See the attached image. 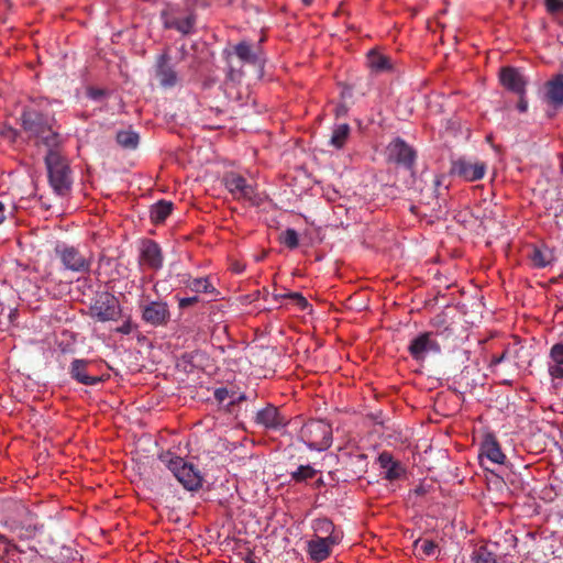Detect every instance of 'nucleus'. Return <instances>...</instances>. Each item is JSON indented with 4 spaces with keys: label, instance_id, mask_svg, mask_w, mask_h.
I'll return each mask as SVG.
<instances>
[{
    "label": "nucleus",
    "instance_id": "nucleus-1",
    "mask_svg": "<svg viewBox=\"0 0 563 563\" xmlns=\"http://www.w3.org/2000/svg\"><path fill=\"white\" fill-rule=\"evenodd\" d=\"M21 126L29 141L47 150L59 148L62 136L55 128V119L35 109H25L21 114Z\"/></svg>",
    "mask_w": 563,
    "mask_h": 563
},
{
    "label": "nucleus",
    "instance_id": "nucleus-2",
    "mask_svg": "<svg viewBox=\"0 0 563 563\" xmlns=\"http://www.w3.org/2000/svg\"><path fill=\"white\" fill-rule=\"evenodd\" d=\"M161 20L164 29L175 30L184 36L196 32L197 12L194 3L185 5L167 3L161 11Z\"/></svg>",
    "mask_w": 563,
    "mask_h": 563
},
{
    "label": "nucleus",
    "instance_id": "nucleus-3",
    "mask_svg": "<svg viewBox=\"0 0 563 563\" xmlns=\"http://www.w3.org/2000/svg\"><path fill=\"white\" fill-rule=\"evenodd\" d=\"M45 165L54 191L59 196H66L73 184V173L68 159L60 154L59 148H51L45 155Z\"/></svg>",
    "mask_w": 563,
    "mask_h": 563
},
{
    "label": "nucleus",
    "instance_id": "nucleus-4",
    "mask_svg": "<svg viewBox=\"0 0 563 563\" xmlns=\"http://www.w3.org/2000/svg\"><path fill=\"white\" fill-rule=\"evenodd\" d=\"M159 460L174 474L185 489L196 492L202 487L203 478L200 471L196 468L194 464L169 451L162 453Z\"/></svg>",
    "mask_w": 563,
    "mask_h": 563
},
{
    "label": "nucleus",
    "instance_id": "nucleus-5",
    "mask_svg": "<svg viewBox=\"0 0 563 563\" xmlns=\"http://www.w3.org/2000/svg\"><path fill=\"white\" fill-rule=\"evenodd\" d=\"M299 438L310 450L324 451L333 441L332 426L322 419H310L301 427Z\"/></svg>",
    "mask_w": 563,
    "mask_h": 563
},
{
    "label": "nucleus",
    "instance_id": "nucleus-6",
    "mask_svg": "<svg viewBox=\"0 0 563 563\" xmlns=\"http://www.w3.org/2000/svg\"><path fill=\"white\" fill-rule=\"evenodd\" d=\"M222 183L235 200L249 201L253 206H258L261 199L256 194L255 187L235 172H228L223 175Z\"/></svg>",
    "mask_w": 563,
    "mask_h": 563
},
{
    "label": "nucleus",
    "instance_id": "nucleus-7",
    "mask_svg": "<svg viewBox=\"0 0 563 563\" xmlns=\"http://www.w3.org/2000/svg\"><path fill=\"white\" fill-rule=\"evenodd\" d=\"M54 251L65 269L76 273H88L90 271L91 257H87L78 247L59 243Z\"/></svg>",
    "mask_w": 563,
    "mask_h": 563
},
{
    "label": "nucleus",
    "instance_id": "nucleus-8",
    "mask_svg": "<svg viewBox=\"0 0 563 563\" xmlns=\"http://www.w3.org/2000/svg\"><path fill=\"white\" fill-rule=\"evenodd\" d=\"M90 313L101 322L117 321L121 317L122 309L114 295L103 291L98 295L93 303L90 306Z\"/></svg>",
    "mask_w": 563,
    "mask_h": 563
},
{
    "label": "nucleus",
    "instance_id": "nucleus-9",
    "mask_svg": "<svg viewBox=\"0 0 563 563\" xmlns=\"http://www.w3.org/2000/svg\"><path fill=\"white\" fill-rule=\"evenodd\" d=\"M386 155L389 163L401 166L407 170H412L415 167L417 152L400 137H396L388 144Z\"/></svg>",
    "mask_w": 563,
    "mask_h": 563
},
{
    "label": "nucleus",
    "instance_id": "nucleus-10",
    "mask_svg": "<svg viewBox=\"0 0 563 563\" xmlns=\"http://www.w3.org/2000/svg\"><path fill=\"white\" fill-rule=\"evenodd\" d=\"M487 166L484 162L472 163L464 157L452 161L450 174L465 181H476L485 176Z\"/></svg>",
    "mask_w": 563,
    "mask_h": 563
},
{
    "label": "nucleus",
    "instance_id": "nucleus-11",
    "mask_svg": "<svg viewBox=\"0 0 563 563\" xmlns=\"http://www.w3.org/2000/svg\"><path fill=\"white\" fill-rule=\"evenodd\" d=\"M264 40H265L264 37L261 38L256 48H253V46L249 42L241 41L236 45L233 46L232 52L225 49L223 52V55H224L225 59L229 60L231 55L235 54L238 56V58L245 64L263 67L264 63H265V57H264V53L260 45L262 42H264Z\"/></svg>",
    "mask_w": 563,
    "mask_h": 563
},
{
    "label": "nucleus",
    "instance_id": "nucleus-12",
    "mask_svg": "<svg viewBox=\"0 0 563 563\" xmlns=\"http://www.w3.org/2000/svg\"><path fill=\"white\" fill-rule=\"evenodd\" d=\"M441 346L432 332H422L413 338L408 346L410 356L417 362H423L429 353H439Z\"/></svg>",
    "mask_w": 563,
    "mask_h": 563
},
{
    "label": "nucleus",
    "instance_id": "nucleus-13",
    "mask_svg": "<svg viewBox=\"0 0 563 563\" xmlns=\"http://www.w3.org/2000/svg\"><path fill=\"white\" fill-rule=\"evenodd\" d=\"M142 319L154 327L166 325L170 320L169 307L164 301H150L143 306Z\"/></svg>",
    "mask_w": 563,
    "mask_h": 563
},
{
    "label": "nucleus",
    "instance_id": "nucleus-14",
    "mask_svg": "<svg viewBox=\"0 0 563 563\" xmlns=\"http://www.w3.org/2000/svg\"><path fill=\"white\" fill-rule=\"evenodd\" d=\"M543 100L555 111L563 109V74L553 75L544 84Z\"/></svg>",
    "mask_w": 563,
    "mask_h": 563
},
{
    "label": "nucleus",
    "instance_id": "nucleus-15",
    "mask_svg": "<svg viewBox=\"0 0 563 563\" xmlns=\"http://www.w3.org/2000/svg\"><path fill=\"white\" fill-rule=\"evenodd\" d=\"M163 253L159 245L151 239L142 241L140 264L145 265L153 271H158L163 266Z\"/></svg>",
    "mask_w": 563,
    "mask_h": 563
},
{
    "label": "nucleus",
    "instance_id": "nucleus-16",
    "mask_svg": "<svg viewBox=\"0 0 563 563\" xmlns=\"http://www.w3.org/2000/svg\"><path fill=\"white\" fill-rule=\"evenodd\" d=\"M255 422L268 430H279L288 424V419L273 405H267L256 413Z\"/></svg>",
    "mask_w": 563,
    "mask_h": 563
},
{
    "label": "nucleus",
    "instance_id": "nucleus-17",
    "mask_svg": "<svg viewBox=\"0 0 563 563\" xmlns=\"http://www.w3.org/2000/svg\"><path fill=\"white\" fill-rule=\"evenodd\" d=\"M499 79L501 85L514 93H526L527 80L515 67L507 66L500 69Z\"/></svg>",
    "mask_w": 563,
    "mask_h": 563
},
{
    "label": "nucleus",
    "instance_id": "nucleus-18",
    "mask_svg": "<svg viewBox=\"0 0 563 563\" xmlns=\"http://www.w3.org/2000/svg\"><path fill=\"white\" fill-rule=\"evenodd\" d=\"M312 529L316 538L325 539L329 543H340L343 538V532L328 518L316 519Z\"/></svg>",
    "mask_w": 563,
    "mask_h": 563
},
{
    "label": "nucleus",
    "instance_id": "nucleus-19",
    "mask_svg": "<svg viewBox=\"0 0 563 563\" xmlns=\"http://www.w3.org/2000/svg\"><path fill=\"white\" fill-rule=\"evenodd\" d=\"M155 74L163 87H174L176 85L177 74L170 65V56L167 52L158 56Z\"/></svg>",
    "mask_w": 563,
    "mask_h": 563
},
{
    "label": "nucleus",
    "instance_id": "nucleus-20",
    "mask_svg": "<svg viewBox=\"0 0 563 563\" xmlns=\"http://www.w3.org/2000/svg\"><path fill=\"white\" fill-rule=\"evenodd\" d=\"M90 365V361L75 358L69 368V375L73 379L78 382L79 384L86 386H93L102 382V379L98 376H91L88 374L87 369Z\"/></svg>",
    "mask_w": 563,
    "mask_h": 563
},
{
    "label": "nucleus",
    "instance_id": "nucleus-21",
    "mask_svg": "<svg viewBox=\"0 0 563 563\" xmlns=\"http://www.w3.org/2000/svg\"><path fill=\"white\" fill-rule=\"evenodd\" d=\"M481 456H486L490 462L504 464L506 455L494 433H486L481 444Z\"/></svg>",
    "mask_w": 563,
    "mask_h": 563
},
{
    "label": "nucleus",
    "instance_id": "nucleus-22",
    "mask_svg": "<svg viewBox=\"0 0 563 563\" xmlns=\"http://www.w3.org/2000/svg\"><path fill=\"white\" fill-rule=\"evenodd\" d=\"M378 463L386 471L385 478L390 482L400 479L406 474L405 467L399 461L394 460L389 452H382L378 456Z\"/></svg>",
    "mask_w": 563,
    "mask_h": 563
},
{
    "label": "nucleus",
    "instance_id": "nucleus-23",
    "mask_svg": "<svg viewBox=\"0 0 563 563\" xmlns=\"http://www.w3.org/2000/svg\"><path fill=\"white\" fill-rule=\"evenodd\" d=\"M336 544L338 543H329L325 539L314 537L308 542L307 551L310 559L313 562L319 563L327 560L331 555L332 548Z\"/></svg>",
    "mask_w": 563,
    "mask_h": 563
},
{
    "label": "nucleus",
    "instance_id": "nucleus-24",
    "mask_svg": "<svg viewBox=\"0 0 563 563\" xmlns=\"http://www.w3.org/2000/svg\"><path fill=\"white\" fill-rule=\"evenodd\" d=\"M367 66L374 74L388 73L393 70L391 59L376 49L367 53Z\"/></svg>",
    "mask_w": 563,
    "mask_h": 563
},
{
    "label": "nucleus",
    "instance_id": "nucleus-25",
    "mask_svg": "<svg viewBox=\"0 0 563 563\" xmlns=\"http://www.w3.org/2000/svg\"><path fill=\"white\" fill-rule=\"evenodd\" d=\"M549 374L553 379H563V343H555L550 350Z\"/></svg>",
    "mask_w": 563,
    "mask_h": 563
},
{
    "label": "nucleus",
    "instance_id": "nucleus-26",
    "mask_svg": "<svg viewBox=\"0 0 563 563\" xmlns=\"http://www.w3.org/2000/svg\"><path fill=\"white\" fill-rule=\"evenodd\" d=\"M117 143L124 150H135L140 143V135L131 128L117 132Z\"/></svg>",
    "mask_w": 563,
    "mask_h": 563
},
{
    "label": "nucleus",
    "instance_id": "nucleus-27",
    "mask_svg": "<svg viewBox=\"0 0 563 563\" xmlns=\"http://www.w3.org/2000/svg\"><path fill=\"white\" fill-rule=\"evenodd\" d=\"M173 210V203L166 200H161L153 205L150 211V218L153 223H163Z\"/></svg>",
    "mask_w": 563,
    "mask_h": 563
},
{
    "label": "nucleus",
    "instance_id": "nucleus-28",
    "mask_svg": "<svg viewBox=\"0 0 563 563\" xmlns=\"http://www.w3.org/2000/svg\"><path fill=\"white\" fill-rule=\"evenodd\" d=\"M472 563H499L497 554L489 550L487 544H481L471 555Z\"/></svg>",
    "mask_w": 563,
    "mask_h": 563
},
{
    "label": "nucleus",
    "instance_id": "nucleus-29",
    "mask_svg": "<svg viewBox=\"0 0 563 563\" xmlns=\"http://www.w3.org/2000/svg\"><path fill=\"white\" fill-rule=\"evenodd\" d=\"M351 133L350 125L346 123L338 124L334 126L332 136H331V145H333L335 148H342Z\"/></svg>",
    "mask_w": 563,
    "mask_h": 563
},
{
    "label": "nucleus",
    "instance_id": "nucleus-30",
    "mask_svg": "<svg viewBox=\"0 0 563 563\" xmlns=\"http://www.w3.org/2000/svg\"><path fill=\"white\" fill-rule=\"evenodd\" d=\"M318 473L319 471L311 465H300L296 471L290 473V478L296 484H301L314 478Z\"/></svg>",
    "mask_w": 563,
    "mask_h": 563
},
{
    "label": "nucleus",
    "instance_id": "nucleus-31",
    "mask_svg": "<svg viewBox=\"0 0 563 563\" xmlns=\"http://www.w3.org/2000/svg\"><path fill=\"white\" fill-rule=\"evenodd\" d=\"M534 267L543 268L548 266L552 260V256L545 250L534 246L529 255Z\"/></svg>",
    "mask_w": 563,
    "mask_h": 563
},
{
    "label": "nucleus",
    "instance_id": "nucleus-32",
    "mask_svg": "<svg viewBox=\"0 0 563 563\" xmlns=\"http://www.w3.org/2000/svg\"><path fill=\"white\" fill-rule=\"evenodd\" d=\"M188 288L195 292H213L214 288L208 278H195L188 283Z\"/></svg>",
    "mask_w": 563,
    "mask_h": 563
},
{
    "label": "nucleus",
    "instance_id": "nucleus-33",
    "mask_svg": "<svg viewBox=\"0 0 563 563\" xmlns=\"http://www.w3.org/2000/svg\"><path fill=\"white\" fill-rule=\"evenodd\" d=\"M279 241L290 250H294L299 245V236L295 229H287L283 232Z\"/></svg>",
    "mask_w": 563,
    "mask_h": 563
},
{
    "label": "nucleus",
    "instance_id": "nucleus-34",
    "mask_svg": "<svg viewBox=\"0 0 563 563\" xmlns=\"http://www.w3.org/2000/svg\"><path fill=\"white\" fill-rule=\"evenodd\" d=\"M544 5L551 15H553L558 22L563 18V0H544Z\"/></svg>",
    "mask_w": 563,
    "mask_h": 563
},
{
    "label": "nucleus",
    "instance_id": "nucleus-35",
    "mask_svg": "<svg viewBox=\"0 0 563 563\" xmlns=\"http://www.w3.org/2000/svg\"><path fill=\"white\" fill-rule=\"evenodd\" d=\"M419 543H421L420 548H421L422 553L426 556H433L435 554V551L438 550V543L437 542H434L433 540H421V539H418L415 542V547H418Z\"/></svg>",
    "mask_w": 563,
    "mask_h": 563
},
{
    "label": "nucleus",
    "instance_id": "nucleus-36",
    "mask_svg": "<svg viewBox=\"0 0 563 563\" xmlns=\"http://www.w3.org/2000/svg\"><path fill=\"white\" fill-rule=\"evenodd\" d=\"M0 136L11 143H15L20 137V132L10 125L2 124L0 125Z\"/></svg>",
    "mask_w": 563,
    "mask_h": 563
},
{
    "label": "nucleus",
    "instance_id": "nucleus-37",
    "mask_svg": "<svg viewBox=\"0 0 563 563\" xmlns=\"http://www.w3.org/2000/svg\"><path fill=\"white\" fill-rule=\"evenodd\" d=\"M87 96L92 100L102 101L104 98L109 96V91L102 88L88 87Z\"/></svg>",
    "mask_w": 563,
    "mask_h": 563
},
{
    "label": "nucleus",
    "instance_id": "nucleus-38",
    "mask_svg": "<svg viewBox=\"0 0 563 563\" xmlns=\"http://www.w3.org/2000/svg\"><path fill=\"white\" fill-rule=\"evenodd\" d=\"M283 297L289 298L290 300H292L296 306H298L299 309H301V310H305L308 307L307 299L299 292H288V294L284 295Z\"/></svg>",
    "mask_w": 563,
    "mask_h": 563
},
{
    "label": "nucleus",
    "instance_id": "nucleus-39",
    "mask_svg": "<svg viewBox=\"0 0 563 563\" xmlns=\"http://www.w3.org/2000/svg\"><path fill=\"white\" fill-rule=\"evenodd\" d=\"M231 395L227 388H218L214 390V398L219 404H223Z\"/></svg>",
    "mask_w": 563,
    "mask_h": 563
},
{
    "label": "nucleus",
    "instance_id": "nucleus-40",
    "mask_svg": "<svg viewBox=\"0 0 563 563\" xmlns=\"http://www.w3.org/2000/svg\"><path fill=\"white\" fill-rule=\"evenodd\" d=\"M133 330V324H132V320H131V317H128L126 320L120 325L117 328V332L119 333H122V334H130Z\"/></svg>",
    "mask_w": 563,
    "mask_h": 563
},
{
    "label": "nucleus",
    "instance_id": "nucleus-41",
    "mask_svg": "<svg viewBox=\"0 0 563 563\" xmlns=\"http://www.w3.org/2000/svg\"><path fill=\"white\" fill-rule=\"evenodd\" d=\"M197 302H199L198 296L181 298V299H179V308L185 309V308L196 305Z\"/></svg>",
    "mask_w": 563,
    "mask_h": 563
},
{
    "label": "nucleus",
    "instance_id": "nucleus-42",
    "mask_svg": "<svg viewBox=\"0 0 563 563\" xmlns=\"http://www.w3.org/2000/svg\"><path fill=\"white\" fill-rule=\"evenodd\" d=\"M519 96V100H518V103H517V109L520 111V112H526L527 109H528V101L526 99V93H517Z\"/></svg>",
    "mask_w": 563,
    "mask_h": 563
},
{
    "label": "nucleus",
    "instance_id": "nucleus-43",
    "mask_svg": "<svg viewBox=\"0 0 563 563\" xmlns=\"http://www.w3.org/2000/svg\"><path fill=\"white\" fill-rule=\"evenodd\" d=\"M508 350L506 349L500 355H493L490 360V366H496L500 364L507 355Z\"/></svg>",
    "mask_w": 563,
    "mask_h": 563
},
{
    "label": "nucleus",
    "instance_id": "nucleus-44",
    "mask_svg": "<svg viewBox=\"0 0 563 563\" xmlns=\"http://www.w3.org/2000/svg\"><path fill=\"white\" fill-rule=\"evenodd\" d=\"M347 111H349V109L344 103L338 104L334 109L335 117H338V118L346 115Z\"/></svg>",
    "mask_w": 563,
    "mask_h": 563
},
{
    "label": "nucleus",
    "instance_id": "nucleus-45",
    "mask_svg": "<svg viewBox=\"0 0 563 563\" xmlns=\"http://www.w3.org/2000/svg\"><path fill=\"white\" fill-rule=\"evenodd\" d=\"M242 76V71L240 70H235L233 69L232 67H230L228 74H227V77L230 79V80H238L240 79Z\"/></svg>",
    "mask_w": 563,
    "mask_h": 563
},
{
    "label": "nucleus",
    "instance_id": "nucleus-46",
    "mask_svg": "<svg viewBox=\"0 0 563 563\" xmlns=\"http://www.w3.org/2000/svg\"><path fill=\"white\" fill-rule=\"evenodd\" d=\"M324 485H325V483L322 479V477H319L318 479L314 481L313 488L314 489H321Z\"/></svg>",
    "mask_w": 563,
    "mask_h": 563
},
{
    "label": "nucleus",
    "instance_id": "nucleus-47",
    "mask_svg": "<svg viewBox=\"0 0 563 563\" xmlns=\"http://www.w3.org/2000/svg\"><path fill=\"white\" fill-rule=\"evenodd\" d=\"M4 220H5L4 206H3V203L0 201V223H2Z\"/></svg>",
    "mask_w": 563,
    "mask_h": 563
},
{
    "label": "nucleus",
    "instance_id": "nucleus-48",
    "mask_svg": "<svg viewBox=\"0 0 563 563\" xmlns=\"http://www.w3.org/2000/svg\"><path fill=\"white\" fill-rule=\"evenodd\" d=\"M243 399H245V397H244V396H240V397H238L236 399H232V400L228 404V406H232V405H234V404H235V401H236V400H238V401H241V400H243Z\"/></svg>",
    "mask_w": 563,
    "mask_h": 563
},
{
    "label": "nucleus",
    "instance_id": "nucleus-49",
    "mask_svg": "<svg viewBox=\"0 0 563 563\" xmlns=\"http://www.w3.org/2000/svg\"><path fill=\"white\" fill-rule=\"evenodd\" d=\"M301 1H302V3H303L306 7H309V5L313 2V0H301Z\"/></svg>",
    "mask_w": 563,
    "mask_h": 563
},
{
    "label": "nucleus",
    "instance_id": "nucleus-50",
    "mask_svg": "<svg viewBox=\"0 0 563 563\" xmlns=\"http://www.w3.org/2000/svg\"><path fill=\"white\" fill-rule=\"evenodd\" d=\"M0 541L3 543H9V540L7 537L0 534Z\"/></svg>",
    "mask_w": 563,
    "mask_h": 563
},
{
    "label": "nucleus",
    "instance_id": "nucleus-51",
    "mask_svg": "<svg viewBox=\"0 0 563 563\" xmlns=\"http://www.w3.org/2000/svg\"><path fill=\"white\" fill-rule=\"evenodd\" d=\"M415 492H416V494H418V495H422L424 490H423V488H422V487H418Z\"/></svg>",
    "mask_w": 563,
    "mask_h": 563
},
{
    "label": "nucleus",
    "instance_id": "nucleus-52",
    "mask_svg": "<svg viewBox=\"0 0 563 563\" xmlns=\"http://www.w3.org/2000/svg\"><path fill=\"white\" fill-rule=\"evenodd\" d=\"M559 23L563 26V18L559 21Z\"/></svg>",
    "mask_w": 563,
    "mask_h": 563
},
{
    "label": "nucleus",
    "instance_id": "nucleus-53",
    "mask_svg": "<svg viewBox=\"0 0 563 563\" xmlns=\"http://www.w3.org/2000/svg\"><path fill=\"white\" fill-rule=\"evenodd\" d=\"M561 173L563 174V163L561 164Z\"/></svg>",
    "mask_w": 563,
    "mask_h": 563
}]
</instances>
